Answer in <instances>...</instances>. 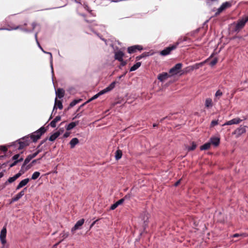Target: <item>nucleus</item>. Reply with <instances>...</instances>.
<instances>
[{
	"label": "nucleus",
	"mask_w": 248,
	"mask_h": 248,
	"mask_svg": "<svg viewBox=\"0 0 248 248\" xmlns=\"http://www.w3.org/2000/svg\"><path fill=\"white\" fill-rule=\"evenodd\" d=\"M31 142L30 137L25 136L13 143V146L16 148L18 150L24 149L25 147L29 145Z\"/></svg>",
	"instance_id": "obj_1"
},
{
	"label": "nucleus",
	"mask_w": 248,
	"mask_h": 248,
	"mask_svg": "<svg viewBox=\"0 0 248 248\" xmlns=\"http://www.w3.org/2000/svg\"><path fill=\"white\" fill-rule=\"evenodd\" d=\"M116 81H113L112 82L108 87L104 89V90L101 91L99 92L98 93L94 95L93 96L91 99H90L88 101H87L85 103H88L89 102H91V101L94 100L96 99L97 97H98L100 95L103 94L105 93H107L110 91H111L112 89H113L115 87V85L116 84Z\"/></svg>",
	"instance_id": "obj_2"
},
{
	"label": "nucleus",
	"mask_w": 248,
	"mask_h": 248,
	"mask_svg": "<svg viewBox=\"0 0 248 248\" xmlns=\"http://www.w3.org/2000/svg\"><path fill=\"white\" fill-rule=\"evenodd\" d=\"M46 129L44 127H41L38 130L33 132L30 137V140H32L33 142H36L40 139L41 136L46 132Z\"/></svg>",
	"instance_id": "obj_3"
},
{
	"label": "nucleus",
	"mask_w": 248,
	"mask_h": 248,
	"mask_svg": "<svg viewBox=\"0 0 248 248\" xmlns=\"http://www.w3.org/2000/svg\"><path fill=\"white\" fill-rule=\"evenodd\" d=\"M248 21V16H246L241 19L237 21V24L235 25L234 31L236 32H239L241 29H242L246 23Z\"/></svg>",
	"instance_id": "obj_4"
},
{
	"label": "nucleus",
	"mask_w": 248,
	"mask_h": 248,
	"mask_svg": "<svg viewBox=\"0 0 248 248\" xmlns=\"http://www.w3.org/2000/svg\"><path fill=\"white\" fill-rule=\"evenodd\" d=\"M178 46V43H175L173 45H170L169 46L165 48L160 52V55L162 56H166L170 53L171 51L174 50Z\"/></svg>",
	"instance_id": "obj_5"
},
{
	"label": "nucleus",
	"mask_w": 248,
	"mask_h": 248,
	"mask_svg": "<svg viewBox=\"0 0 248 248\" xmlns=\"http://www.w3.org/2000/svg\"><path fill=\"white\" fill-rule=\"evenodd\" d=\"M231 6L232 3L229 1L223 3L220 7L218 8L217 12L215 14V15L217 16L219 15L222 11L228 8H230Z\"/></svg>",
	"instance_id": "obj_6"
},
{
	"label": "nucleus",
	"mask_w": 248,
	"mask_h": 248,
	"mask_svg": "<svg viewBox=\"0 0 248 248\" xmlns=\"http://www.w3.org/2000/svg\"><path fill=\"white\" fill-rule=\"evenodd\" d=\"M7 230L6 227H3L0 232V240L3 245V247L1 248H4V245L6 243V236Z\"/></svg>",
	"instance_id": "obj_7"
},
{
	"label": "nucleus",
	"mask_w": 248,
	"mask_h": 248,
	"mask_svg": "<svg viewBox=\"0 0 248 248\" xmlns=\"http://www.w3.org/2000/svg\"><path fill=\"white\" fill-rule=\"evenodd\" d=\"M182 64L181 63H178L175 64L174 66L171 68L170 71L169 73L171 75H175L179 73L180 70L182 68Z\"/></svg>",
	"instance_id": "obj_8"
},
{
	"label": "nucleus",
	"mask_w": 248,
	"mask_h": 248,
	"mask_svg": "<svg viewBox=\"0 0 248 248\" xmlns=\"http://www.w3.org/2000/svg\"><path fill=\"white\" fill-rule=\"evenodd\" d=\"M143 49L142 46L140 45H134L127 48L128 53L131 54L136 52L137 50L141 51Z\"/></svg>",
	"instance_id": "obj_9"
},
{
	"label": "nucleus",
	"mask_w": 248,
	"mask_h": 248,
	"mask_svg": "<svg viewBox=\"0 0 248 248\" xmlns=\"http://www.w3.org/2000/svg\"><path fill=\"white\" fill-rule=\"evenodd\" d=\"M84 219L83 218L81 219L78 221L75 226L71 229V232L73 234L75 233V232L80 229V227L84 224Z\"/></svg>",
	"instance_id": "obj_10"
},
{
	"label": "nucleus",
	"mask_w": 248,
	"mask_h": 248,
	"mask_svg": "<svg viewBox=\"0 0 248 248\" xmlns=\"http://www.w3.org/2000/svg\"><path fill=\"white\" fill-rule=\"evenodd\" d=\"M31 167V166L30 165L26 166V165L23 164L20 170L16 174L18 175V176L19 177L23 174H24L27 170L30 169Z\"/></svg>",
	"instance_id": "obj_11"
},
{
	"label": "nucleus",
	"mask_w": 248,
	"mask_h": 248,
	"mask_svg": "<svg viewBox=\"0 0 248 248\" xmlns=\"http://www.w3.org/2000/svg\"><path fill=\"white\" fill-rule=\"evenodd\" d=\"M242 121L239 118H234L230 121H227L224 124L222 125V126L228 125H232L234 124H238Z\"/></svg>",
	"instance_id": "obj_12"
},
{
	"label": "nucleus",
	"mask_w": 248,
	"mask_h": 248,
	"mask_svg": "<svg viewBox=\"0 0 248 248\" xmlns=\"http://www.w3.org/2000/svg\"><path fill=\"white\" fill-rule=\"evenodd\" d=\"M124 53L121 50H119L115 53V59L118 61H122L123 60V57L124 56Z\"/></svg>",
	"instance_id": "obj_13"
},
{
	"label": "nucleus",
	"mask_w": 248,
	"mask_h": 248,
	"mask_svg": "<svg viewBox=\"0 0 248 248\" xmlns=\"http://www.w3.org/2000/svg\"><path fill=\"white\" fill-rule=\"evenodd\" d=\"M210 143L211 144H213L215 146H217L220 143V139L218 137H212L210 140Z\"/></svg>",
	"instance_id": "obj_14"
},
{
	"label": "nucleus",
	"mask_w": 248,
	"mask_h": 248,
	"mask_svg": "<svg viewBox=\"0 0 248 248\" xmlns=\"http://www.w3.org/2000/svg\"><path fill=\"white\" fill-rule=\"evenodd\" d=\"M30 179L29 178H26L23 180H22L19 184L16 187V190H18L21 188L25 186H26L29 182Z\"/></svg>",
	"instance_id": "obj_15"
},
{
	"label": "nucleus",
	"mask_w": 248,
	"mask_h": 248,
	"mask_svg": "<svg viewBox=\"0 0 248 248\" xmlns=\"http://www.w3.org/2000/svg\"><path fill=\"white\" fill-rule=\"evenodd\" d=\"M35 39H36V42L38 45V46H39V47L42 50V51L45 53H47V54H48L50 55V63H51V68L53 70V66H52V54L50 52H46L45 51H44L42 47L40 45V44L38 41V39H37V33H36L35 34Z\"/></svg>",
	"instance_id": "obj_16"
},
{
	"label": "nucleus",
	"mask_w": 248,
	"mask_h": 248,
	"mask_svg": "<svg viewBox=\"0 0 248 248\" xmlns=\"http://www.w3.org/2000/svg\"><path fill=\"white\" fill-rule=\"evenodd\" d=\"M56 94L57 97L62 98L64 96L65 91L63 89L58 88L56 91Z\"/></svg>",
	"instance_id": "obj_17"
},
{
	"label": "nucleus",
	"mask_w": 248,
	"mask_h": 248,
	"mask_svg": "<svg viewBox=\"0 0 248 248\" xmlns=\"http://www.w3.org/2000/svg\"><path fill=\"white\" fill-rule=\"evenodd\" d=\"M246 132V128L245 126H240L239 128H237L235 131L234 134H236L237 136H240L242 134Z\"/></svg>",
	"instance_id": "obj_18"
},
{
	"label": "nucleus",
	"mask_w": 248,
	"mask_h": 248,
	"mask_svg": "<svg viewBox=\"0 0 248 248\" xmlns=\"http://www.w3.org/2000/svg\"><path fill=\"white\" fill-rule=\"evenodd\" d=\"M170 76L167 73H163L162 74H159L158 76V79L160 81H164L166 79H167Z\"/></svg>",
	"instance_id": "obj_19"
},
{
	"label": "nucleus",
	"mask_w": 248,
	"mask_h": 248,
	"mask_svg": "<svg viewBox=\"0 0 248 248\" xmlns=\"http://www.w3.org/2000/svg\"><path fill=\"white\" fill-rule=\"evenodd\" d=\"M56 106H57L58 108L60 109H62L63 108V106L62 101L60 100H58L57 97L55 99V105L53 108V112L54 111L55 109H56Z\"/></svg>",
	"instance_id": "obj_20"
},
{
	"label": "nucleus",
	"mask_w": 248,
	"mask_h": 248,
	"mask_svg": "<svg viewBox=\"0 0 248 248\" xmlns=\"http://www.w3.org/2000/svg\"><path fill=\"white\" fill-rule=\"evenodd\" d=\"M61 119V117L60 116H56V118L50 122V125L53 128L55 127L56 126V123L60 121Z\"/></svg>",
	"instance_id": "obj_21"
},
{
	"label": "nucleus",
	"mask_w": 248,
	"mask_h": 248,
	"mask_svg": "<svg viewBox=\"0 0 248 248\" xmlns=\"http://www.w3.org/2000/svg\"><path fill=\"white\" fill-rule=\"evenodd\" d=\"M61 134L60 131H58L53 134L49 138V140L51 141H54Z\"/></svg>",
	"instance_id": "obj_22"
},
{
	"label": "nucleus",
	"mask_w": 248,
	"mask_h": 248,
	"mask_svg": "<svg viewBox=\"0 0 248 248\" xmlns=\"http://www.w3.org/2000/svg\"><path fill=\"white\" fill-rule=\"evenodd\" d=\"M202 64H203L202 62L196 63L195 64L193 65L190 66L189 67H188V68H189L188 71H193L194 69H198L200 67H201L202 65Z\"/></svg>",
	"instance_id": "obj_23"
},
{
	"label": "nucleus",
	"mask_w": 248,
	"mask_h": 248,
	"mask_svg": "<svg viewBox=\"0 0 248 248\" xmlns=\"http://www.w3.org/2000/svg\"><path fill=\"white\" fill-rule=\"evenodd\" d=\"M79 121L72 122L66 127L67 130H70L78 124Z\"/></svg>",
	"instance_id": "obj_24"
},
{
	"label": "nucleus",
	"mask_w": 248,
	"mask_h": 248,
	"mask_svg": "<svg viewBox=\"0 0 248 248\" xmlns=\"http://www.w3.org/2000/svg\"><path fill=\"white\" fill-rule=\"evenodd\" d=\"M18 175H17L16 174L14 175L13 177H10L7 181L5 183V184L4 186L7 185L8 183H12L15 181L17 178H19Z\"/></svg>",
	"instance_id": "obj_25"
},
{
	"label": "nucleus",
	"mask_w": 248,
	"mask_h": 248,
	"mask_svg": "<svg viewBox=\"0 0 248 248\" xmlns=\"http://www.w3.org/2000/svg\"><path fill=\"white\" fill-rule=\"evenodd\" d=\"M152 54H150V52H145L143 53L142 54H141L140 55H139V56L136 57V60L137 61H139L140 59H141L142 58L146 57L147 56L151 55Z\"/></svg>",
	"instance_id": "obj_26"
},
{
	"label": "nucleus",
	"mask_w": 248,
	"mask_h": 248,
	"mask_svg": "<svg viewBox=\"0 0 248 248\" xmlns=\"http://www.w3.org/2000/svg\"><path fill=\"white\" fill-rule=\"evenodd\" d=\"M79 142L78 140L76 138H73L71 140L70 142V145L71 148H73L76 144H77Z\"/></svg>",
	"instance_id": "obj_27"
},
{
	"label": "nucleus",
	"mask_w": 248,
	"mask_h": 248,
	"mask_svg": "<svg viewBox=\"0 0 248 248\" xmlns=\"http://www.w3.org/2000/svg\"><path fill=\"white\" fill-rule=\"evenodd\" d=\"M122 156V152L120 150H117L115 152V159L117 160L120 159Z\"/></svg>",
	"instance_id": "obj_28"
},
{
	"label": "nucleus",
	"mask_w": 248,
	"mask_h": 248,
	"mask_svg": "<svg viewBox=\"0 0 248 248\" xmlns=\"http://www.w3.org/2000/svg\"><path fill=\"white\" fill-rule=\"evenodd\" d=\"M141 65V62H137L136 64H135L133 66H132L130 69V71H134L137 70L138 68H139Z\"/></svg>",
	"instance_id": "obj_29"
},
{
	"label": "nucleus",
	"mask_w": 248,
	"mask_h": 248,
	"mask_svg": "<svg viewBox=\"0 0 248 248\" xmlns=\"http://www.w3.org/2000/svg\"><path fill=\"white\" fill-rule=\"evenodd\" d=\"M210 146H211V143L207 142V143L204 144L203 145H202L200 147V149L201 150H208L210 148Z\"/></svg>",
	"instance_id": "obj_30"
},
{
	"label": "nucleus",
	"mask_w": 248,
	"mask_h": 248,
	"mask_svg": "<svg viewBox=\"0 0 248 248\" xmlns=\"http://www.w3.org/2000/svg\"><path fill=\"white\" fill-rule=\"evenodd\" d=\"M205 107L207 108L211 107L212 106V100L211 98H207L205 100Z\"/></svg>",
	"instance_id": "obj_31"
},
{
	"label": "nucleus",
	"mask_w": 248,
	"mask_h": 248,
	"mask_svg": "<svg viewBox=\"0 0 248 248\" xmlns=\"http://www.w3.org/2000/svg\"><path fill=\"white\" fill-rule=\"evenodd\" d=\"M222 92L220 90H217L215 94V100H216L217 98L218 99L220 96L222 95Z\"/></svg>",
	"instance_id": "obj_32"
},
{
	"label": "nucleus",
	"mask_w": 248,
	"mask_h": 248,
	"mask_svg": "<svg viewBox=\"0 0 248 248\" xmlns=\"http://www.w3.org/2000/svg\"><path fill=\"white\" fill-rule=\"evenodd\" d=\"M40 173L38 171H35L34 172L32 176H31V179L32 180H35L37 178H38V177L39 176Z\"/></svg>",
	"instance_id": "obj_33"
},
{
	"label": "nucleus",
	"mask_w": 248,
	"mask_h": 248,
	"mask_svg": "<svg viewBox=\"0 0 248 248\" xmlns=\"http://www.w3.org/2000/svg\"><path fill=\"white\" fill-rule=\"evenodd\" d=\"M81 101V99L79 100H74L72 102H71L69 105V106L70 107H73L75 106L78 103Z\"/></svg>",
	"instance_id": "obj_34"
},
{
	"label": "nucleus",
	"mask_w": 248,
	"mask_h": 248,
	"mask_svg": "<svg viewBox=\"0 0 248 248\" xmlns=\"http://www.w3.org/2000/svg\"><path fill=\"white\" fill-rule=\"evenodd\" d=\"M32 158L30 155H28L24 160V164L26 165L32 159Z\"/></svg>",
	"instance_id": "obj_35"
},
{
	"label": "nucleus",
	"mask_w": 248,
	"mask_h": 248,
	"mask_svg": "<svg viewBox=\"0 0 248 248\" xmlns=\"http://www.w3.org/2000/svg\"><path fill=\"white\" fill-rule=\"evenodd\" d=\"M187 40V37H184L183 38H179L176 43H178V45L181 43L186 41Z\"/></svg>",
	"instance_id": "obj_36"
},
{
	"label": "nucleus",
	"mask_w": 248,
	"mask_h": 248,
	"mask_svg": "<svg viewBox=\"0 0 248 248\" xmlns=\"http://www.w3.org/2000/svg\"><path fill=\"white\" fill-rule=\"evenodd\" d=\"M217 58H214L210 63V65L213 66L217 64Z\"/></svg>",
	"instance_id": "obj_37"
},
{
	"label": "nucleus",
	"mask_w": 248,
	"mask_h": 248,
	"mask_svg": "<svg viewBox=\"0 0 248 248\" xmlns=\"http://www.w3.org/2000/svg\"><path fill=\"white\" fill-rule=\"evenodd\" d=\"M21 198V197L18 194V193L16 195L15 197H14L13 198H12V201L13 202H16V201H17L18 200H19L20 198Z\"/></svg>",
	"instance_id": "obj_38"
},
{
	"label": "nucleus",
	"mask_w": 248,
	"mask_h": 248,
	"mask_svg": "<svg viewBox=\"0 0 248 248\" xmlns=\"http://www.w3.org/2000/svg\"><path fill=\"white\" fill-rule=\"evenodd\" d=\"M23 160V158L22 157L20 158L17 160H14V161L12 163L13 165L15 166L16 165L18 162H21Z\"/></svg>",
	"instance_id": "obj_39"
},
{
	"label": "nucleus",
	"mask_w": 248,
	"mask_h": 248,
	"mask_svg": "<svg viewBox=\"0 0 248 248\" xmlns=\"http://www.w3.org/2000/svg\"><path fill=\"white\" fill-rule=\"evenodd\" d=\"M125 198H126V196H125L124 198H122V199L119 200V201H118L117 202H116L118 206L119 205H121V204H122L124 202V199Z\"/></svg>",
	"instance_id": "obj_40"
},
{
	"label": "nucleus",
	"mask_w": 248,
	"mask_h": 248,
	"mask_svg": "<svg viewBox=\"0 0 248 248\" xmlns=\"http://www.w3.org/2000/svg\"><path fill=\"white\" fill-rule=\"evenodd\" d=\"M217 124H218V121L213 120L211 122L210 126H211V127H214V126L217 125Z\"/></svg>",
	"instance_id": "obj_41"
},
{
	"label": "nucleus",
	"mask_w": 248,
	"mask_h": 248,
	"mask_svg": "<svg viewBox=\"0 0 248 248\" xmlns=\"http://www.w3.org/2000/svg\"><path fill=\"white\" fill-rule=\"evenodd\" d=\"M196 147V144L194 143V142H193L192 146L188 148V150L189 151H193L195 149Z\"/></svg>",
	"instance_id": "obj_42"
},
{
	"label": "nucleus",
	"mask_w": 248,
	"mask_h": 248,
	"mask_svg": "<svg viewBox=\"0 0 248 248\" xmlns=\"http://www.w3.org/2000/svg\"><path fill=\"white\" fill-rule=\"evenodd\" d=\"M27 190V188H24L23 190H22L19 193H18V194L22 197L24 194Z\"/></svg>",
	"instance_id": "obj_43"
},
{
	"label": "nucleus",
	"mask_w": 248,
	"mask_h": 248,
	"mask_svg": "<svg viewBox=\"0 0 248 248\" xmlns=\"http://www.w3.org/2000/svg\"><path fill=\"white\" fill-rule=\"evenodd\" d=\"M118 206V204H117L116 202H115V203L113 204L112 205H111V206H110V210H114L115 209H116L117 207Z\"/></svg>",
	"instance_id": "obj_44"
},
{
	"label": "nucleus",
	"mask_w": 248,
	"mask_h": 248,
	"mask_svg": "<svg viewBox=\"0 0 248 248\" xmlns=\"http://www.w3.org/2000/svg\"><path fill=\"white\" fill-rule=\"evenodd\" d=\"M7 148L4 146H0V150L4 152H6L7 151Z\"/></svg>",
	"instance_id": "obj_45"
},
{
	"label": "nucleus",
	"mask_w": 248,
	"mask_h": 248,
	"mask_svg": "<svg viewBox=\"0 0 248 248\" xmlns=\"http://www.w3.org/2000/svg\"><path fill=\"white\" fill-rule=\"evenodd\" d=\"M19 154H16L15 155H14L13 157H12V160H18L19 159H18L19 157Z\"/></svg>",
	"instance_id": "obj_46"
},
{
	"label": "nucleus",
	"mask_w": 248,
	"mask_h": 248,
	"mask_svg": "<svg viewBox=\"0 0 248 248\" xmlns=\"http://www.w3.org/2000/svg\"><path fill=\"white\" fill-rule=\"evenodd\" d=\"M40 145H39L37 147V151H36L38 154L42 152V149L40 148Z\"/></svg>",
	"instance_id": "obj_47"
},
{
	"label": "nucleus",
	"mask_w": 248,
	"mask_h": 248,
	"mask_svg": "<svg viewBox=\"0 0 248 248\" xmlns=\"http://www.w3.org/2000/svg\"><path fill=\"white\" fill-rule=\"evenodd\" d=\"M239 235H240V236H242L243 237H246L248 236V233H239Z\"/></svg>",
	"instance_id": "obj_48"
},
{
	"label": "nucleus",
	"mask_w": 248,
	"mask_h": 248,
	"mask_svg": "<svg viewBox=\"0 0 248 248\" xmlns=\"http://www.w3.org/2000/svg\"><path fill=\"white\" fill-rule=\"evenodd\" d=\"M120 62H121V66H125L127 63L126 62L124 61V60H123L122 61H120Z\"/></svg>",
	"instance_id": "obj_49"
},
{
	"label": "nucleus",
	"mask_w": 248,
	"mask_h": 248,
	"mask_svg": "<svg viewBox=\"0 0 248 248\" xmlns=\"http://www.w3.org/2000/svg\"><path fill=\"white\" fill-rule=\"evenodd\" d=\"M70 132H65L63 136V138H66L68 137L70 135Z\"/></svg>",
	"instance_id": "obj_50"
},
{
	"label": "nucleus",
	"mask_w": 248,
	"mask_h": 248,
	"mask_svg": "<svg viewBox=\"0 0 248 248\" xmlns=\"http://www.w3.org/2000/svg\"><path fill=\"white\" fill-rule=\"evenodd\" d=\"M38 155V154L36 152H35L34 153L31 154L30 155L31 156V157L33 158H34L35 157H36L37 156V155Z\"/></svg>",
	"instance_id": "obj_51"
},
{
	"label": "nucleus",
	"mask_w": 248,
	"mask_h": 248,
	"mask_svg": "<svg viewBox=\"0 0 248 248\" xmlns=\"http://www.w3.org/2000/svg\"><path fill=\"white\" fill-rule=\"evenodd\" d=\"M45 154H44L43 156H42V157H40V158H39V159H35V160H33L32 161L31 163H32V164H34V163H36V162H37V160H40L42 158H43V157L45 156Z\"/></svg>",
	"instance_id": "obj_52"
},
{
	"label": "nucleus",
	"mask_w": 248,
	"mask_h": 248,
	"mask_svg": "<svg viewBox=\"0 0 248 248\" xmlns=\"http://www.w3.org/2000/svg\"><path fill=\"white\" fill-rule=\"evenodd\" d=\"M180 182H181V179L179 180L178 181H177L175 184H174V186H177L180 183Z\"/></svg>",
	"instance_id": "obj_53"
},
{
	"label": "nucleus",
	"mask_w": 248,
	"mask_h": 248,
	"mask_svg": "<svg viewBox=\"0 0 248 248\" xmlns=\"http://www.w3.org/2000/svg\"><path fill=\"white\" fill-rule=\"evenodd\" d=\"M8 162H6V163H4L2 164V165H1V167L2 168H3L6 167V166H7V164H8Z\"/></svg>",
	"instance_id": "obj_54"
},
{
	"label": "nucleus",
	"mask_w": 248,
	"mask_h": 248,
	"mask_svg": "<svg viewBox=\"0 0 248 248\" xmlns=\"http://www.w3.org/2000/svg\"><path fill=\"white\" fill-rule=\"evenodd\" d=\"M239 236V233H235L232 236V237H238Z\"/></svg>",
	"instance_id": "obj_55"
},
{
	"label": "nucleus",
	"mask_w": 248,
	"mask_h": 248,
	"mask_svg": "<svg viewBox=\"0 0 248 248\" xmlns=\"http://www.w3.org/2000/svg\"><path fill=\"white\" fill-rule=\"evenodd\" d=\"M81 114L80 113H78L76 115V116L73 119V120L75 118H79L81 116Z\"/></svg>",
	"instance_id": "obj_56"
},
{
	"label": "nucleus",
	"mask_w": 248,
	"mask_h": 248,
	"mask_svg": "<svg viewBox=\"0 0 248 248\" xmlns=\"http://www.w3.org/2000/svg\"><path fill=\"white\" fill-rule=\"evenodd\" d=\"M46 140H47V139H46L45 140H42V141L41 142V143H40V144H39V145H40V146H41V145H42L44 143H45V142L46 141Z\"/></svg>",
	"instance_id": "obj_57"
},
{
	"label": "nucleus",
	"mask_w": 248,
	"mask_h": 248,
	"mask_svg": "<svg viewBox=\"0 0 248 248\" xmlns=\"http://www.w3.org/2000/svg\"><path fill=\"white\" fill-rule=\"evenodd\" d=\"M4 175V172L2 171L0 172V178H2Z\"/></svg>",
	"instance_id": "obj_58"
},
{
	"label": "nucleus",
	"mask_w": 248,
	"mask_h": 248,
	"mask_svg": "<svg viewBox=\"0 0 248 248\" xmlns=\"http://www.w3.org/2000/svg\"><path fill=\"white\" fill-rule=\"evenodd\" d=\"M168 118V117H167V116H166V117H165L163 118L162 119H161L160 120V123H162V122H163V121L165 119H166V118Z\"/></svg>",
	"instance_id": "obj_59"
},
{
	"label": "nucleus",
	"mask_w": 248,
	"mask_h": 248,
	"mask_svg": "<svg viewBox=\"0 0 248 248\" xmlns=\"http://www.w3.org/2000/svg\"><path fill=\"white\" fill-rule=\"evenodd\" d=\"M96 221H94L92 223V224L91 225L90 228H91L95 223Z\"/></svg>",
	"instance_id": "obj_60"
},
{
	"label": "nucleus",
	"mask_w": 248,
	"mask_h": 248,
	"mask_svg": "<svg viewBox=\"0 0 248 248\" xmlns=\"http://www.w3.org/2000/svg\"><path fill=\"white\" fill-rule=\"evenodd\" d=\"M5 187V186H0V191L3 188H4Z\"/></svg>",
	"instance_id": "obj_61"
},
{
	"label": "nucleus",
	"mask_w": 248,
	"mask_h": 248,
	"mask_svg": "<svg viewBox=\"0 0 248 248\" xmlns=\"http://www.w3.org/2000/svg\"><path fill=\"white\" fill-rule=\"evenodd\" d=\"M157 125H158V124H153V127H156Z\"/></svg>",
	"instance_id": "obj_62"
},
{
	"label": "nucleus",
	"mask_w": 248,
	"mask_h": 248,
	"mask_svg": "<svg viewBox=\"0 0 248 248\" xmlns=\"http://www.w3.org/2000/svg\"><path fill=\"white\" fill-rule=\"evenodd\" d=\"M14 166V165H13V163H11V164H10L9 168H12Z\"/></svg>",
	"instance_id": "obj_63"
},
{
	"label": "nucleus",
	"mask_w": 248,
	"mask_h": 248,
	"mask_svg": "<svg viewBox=\"0 0 248 248\" xmlns=\"http://www.w3.org/2000/svg\"><path fill=\"white\" fill-rule=\"evenodd\" d=\"M59 131H60L61 132V133H62V132H63V129H60Z\"/></svg>",
	"instance_id": "obj_64"
}]
</instances>
